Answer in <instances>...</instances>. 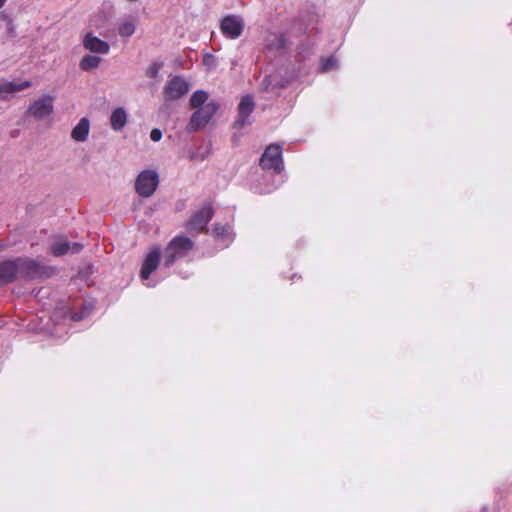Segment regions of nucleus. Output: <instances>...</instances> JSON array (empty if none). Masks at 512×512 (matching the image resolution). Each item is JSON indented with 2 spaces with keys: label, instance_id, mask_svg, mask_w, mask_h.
<instances>
[{
  "label": "nucleus",
  "instance_id": "f03ea898",
  "mask_svg": "<svg viewBox=\"0 0 512 512\" xmlns=\"http://www.w3.org/2000/svg\"><path fill=\"white\" fill-rule=\"evenodd\" d=\"M219 109V103L210 100L205 106L194 109L187 125L188 132H196L205 127Z\"/></svg>",
  "mask_w": 512,
  "mask_h": 512
},
{
  "label": "nucleus",
  "instance_id": "5701e85b",
  "mask_svg": "<svg viewBox=\"0 0 512 512\" xmlns=\"http://www.w3.org/2000/svg\"><path fill=\"white\" fill-rule=\"evenodd\" d=\"M338 68V60L334 56L323 59L321 62V70L323 72L331 71Z\"/></svg>",
  "mask_w": 512,
  "mask_h": 512
},
{
  "label": "nucleus",
  "instance_id": "412c9836",
  "mask_svg": "<svg viewBox=\"0 0 512 512\" xmlns=\"http://www.w3.org/2000/svg\"><path fill=\"white\" fill-rule=\"evenodd\" d=\"M101 59L94 55H85L80 61V68L83 71H89L99 66Z\"/></svg>",
  "mask_w": 512,
  "mask_h": 512
},
{
  "label": "nucleus",
  "instance_id": "2eb2a0df",
  "mask_svg": "<svg viewBox=\"0 0 512 512\" xmlns=\"http://www.w3.org/2000/svg\"><path fill=\"white\" fill-rule=\"evenodd\" d=\"M128 120L127 112L124 108L114 109L110 115V124L114 131H120L124 128Z\"/></svg>",
  "mask_w": 512,
  "mask_h": 512
},
{
  "label": "nucleus",
  "instance_id": "6ab92c4d",
  "mask_svg": "<svg viewBox=\"0 0 512 512\" xmlns=\"http://www.w3.org/2000/svg\"><path fill=\"white\" fill-rule=\"evenodd\" d=\"M208 99H209V94L206 91L197 90L192 94V96L189 100L190 108L196 109L199 107H203L206 105V103L209 102Z\"/></svg>",
  "mask_w": 512,
  "mask_h": 512
},
{
  "label": "nucleus",
  "instance_id": "39448f33",
  "mask_svg": "<svg viewBox=\"0 0 512 512\" xmlns=\"http://www.w3.org/2000/svg\"><path fill=\"white\" fill-rule=\"evenodd\" d=\"M159 183V177L154 170L142 171L135 182V189L142 197H150L156 190Z\"/></svg>",
  "mask_w": 512,
  "mask_h": 512
},
{
  "label": "nucleus",
  "instance_id": "f257e3e1",
  "mask_svg": "<svg viewBox=\"0 0 512 512\" xmlns=\"http://www.w3.org/2000/svg\"><path fill=\"white\" fill-rule=\"evenodd\" d=\"M260 165L266 171L262 177L266 184L259 187L258 191L268 194L277 189L283 182L279 175L283 169L281 146L276 144L268 146L260 159Z\"/></svg>",
  "mask_w": 512,
  "mask_h": 512
},
{
  "label": "nucleus",
  "instance_id": "bb28decb",
  "mask_svg": "<svg viewBox=\"0 0 512 512\" xmlns=\"http://www.w3.org/2000/svg\"><path fill=\"white\" fill-rule=\"evenodd\" d=\"M7 0H0V8L4 6Z\"/></svg>",
  "mask_w": 512,
  "mask_h": 512
},
{
  "label": "nucleus",
  "instance_id": "ddd939ff",
  "mask_svg": "<svg viewBox=\"0 0 512 512\" xmlns=\"http://www.w3.org/2000/svg\"><path fill=\"white\" fill-rule=\"evenodd\" d=\"M83 46L85 49L100 54H108L109 44L100 38L94 36L92 33H87L83 38Z\"/></svg>",
  "mask_w": 512,
  "mask_h": 512
},
{
  "label": "nucleus",
  "instance_id": "9b49d317",
  "mask_svg": "<svg viewBox=\"0 0 512 512\" xmlns=\"http://www.w3.org/2000/svg\"><path fill=\"white\" fill-rule=\"evenodd\" d=\"M255 102L251 95H245L241 98L238 104V116L234 122V128L242 129L246 125H250L251 121L249 119L251 113L254 111Z\"/></svg>",
  "mask_w": 512,
  "mask_h": 512
},
{
  "label": "nucleus",
  "instance_id": "4468645a",
  "mask_svg": "<svg viewBox=\"0 0 512 512\" xmlns=\"http://www.w3.org/2000/svg\"><path fill=\"white\" fill-rule=\"evenodd\" d=\"M18 275V266L15 260H6L0 263V283L7 284L14 281Z\"/></svg>",
  "mask_w": 512,
  "mask_h": 512
},
{
  "label": "nucleus",
  "instance_id": "393cba45",
  "mask_svg": "<svg viewBox=\"0 0 512 512\" xmlns=\"http://www.w3.org/2000/svg\"><path fill=\"white\" fill-rule=\"evenodd\" d=\"M203 63L208 67H215V57L212 54H206L204 55Z\"/></svg>",
  "mask_w": 512,
  "mask_h": 512
},
{
  "label": "nucleus",
  "instance_id": "7ed1b4c3",
  "mask_svg": "<svg viewBox=\"0 0 512 512\" xmlns=\"http://www.w3.org/2000/svg\"><path fill=\"white\" fill-rule=\"evenodd\" d=\"M193 242L188 237L177 236L166 247L164 252V265L170 267L173 263L186 256L192 249Z\"/></svg>",
  "mask_w": 512,
  "mask_h": 512
},
{
  "label": "nucleus",
  "instance_id": "0eeeda50",
  "mask_svg": "<svg viewBox=\"0 0 512 512\" xmlns=\"http://www.w3.org/2000/svg\"><path fill=\"white\" fill-rule=\"evenodd\" d=\"M190 84L182 77L175 76L169 79L163 89V96L166 101H174L188 93Z\"/></svg>",
  "mask_w": 512,
  "mask_h": 512
},
{
  "label": "nucleus",
  "instance_id": "1a4fd4ad",
  "mask_svg": "<svg viewBox=\"0 0 512 512\" xmlns=\"http://www.w3.org/2000/svg\"><path fill=\"white\" fill-rule=\"evenodd\" d=\"M54 111V97L50 95H42L39 99L33 101L29 108L28 114L37 120H42L50 116Z\"/></svg>",
  "mask_w": 512,
  "mask_h": 512
},
{
  "label": "nucleus",
  "instance_id": "a878e982",
  "mask_svg": "<svg viewBox=\"0 0 512 512\" xmlns=\"http://www.w3.org/2000/svg\"><path fill=\"white\" fill-rule=\"evenodd\" d=\"M160 70V65L155 63L148 69V75L150 77H156L158 75V72Z\"/></svg>",
  "mask_w": 512,
  "mask_h": 512
},
{
  "label": "nucleus",
  "instance_id": "423d86ee",
  "mask_svg": "<svg viewBox=\"0 0 512 512\" xmlns=\"http://www.w3.org/2000/svg\"><path fill=\"white\" fill-rule=\"evenodd\" d=\"M160 255H161L160 248L154 247L148 252V254L146 255V257L143 261L141 271H140V277L147 287H154L156 285V282L150 281L149 278H150L151 273L154 272L157 269V267L159 266Z\"/></svg>",
  "mask_w": 512,
  "mask_h": 512
},
{
  "label": "nucleus",
  "instance_id": "f3484780",
  "mask_svg": "<svg viewBox=\"0 0 512 512\" xmlns=\"http://www.w3.org/2000/svg\"><path fill=\"white\" fill-rule=\"evenodd\" d=\"M136 27L137 19L129 16L118 22V33L121 37L129 38L135 33Z\"/></svg>",
  "mask_w": 512,
  "mask_h": 512
},
{
  "label": "nucleus",
  "instance_id": "aec40b11",
  "mask_svg": "<svg viewBox=\"0 0 512 512\" xmlns=\"http://www.w3.org/2000/svg\"><path fill=\"white\" fill-rule=\"evenodd\" d=\"M284 83L278 79L276 74L267 75L261 81V89L264 91H272L277 87H283Z\"/></svg>",
  "mask_w": 512,
  "mask_h": 512
},
{
  "label": "nucleus",
  "instance_id": "a211bd4d",
  "mask_svg": "<svg viewBox=\"0 0 512 512\" xmlns=\"http://www.w3.org/2000/svg\"><path fill=\"white\" fill-rule=\"evenodd\" d=\"M214 235L217 239H221L223 241L222 247H227L233 240V232L229 224H216L214 227Z\"/></svg>",
  "mask_w": 512,
  "mask_h": 512
},
{
  "label": "nucleus",
  "instance_id": "4be33fe9",
  "mask_svg": "<svg viewBox=\"0 0 512 512\" xmlns=\"http://www.w3.org/2000/svg\"><path fill=\"white\" fill-rule=\"evenodd\" d=\"M30 85L31 83L29 81L7 82L2 85V90L5 92H17L30 87Z\"/></svg>",
  "mask_w": 512,
  "mask_h": 512
},
{
  "label": "nucleus",
  "instance_id": "9d476101",
  "mask_svg": "<svg viewBox=\"0 0 512 512\" xmlns=\"http://www.w3.org/2000/svg\"><path fill=\"white\" fill-rule=\"evenodd\" d=\"M50 252L54 256H63L67 254H78L82 251L83 245L79 242H70L64 236H56L50 244Z\"/></svg>",
  "mask_w": 512,
  "mask_h": 512
},
{
  "label": "nucleus",
  "instance_id": "20e7f679",
  "mask_svg": "<svg viewBox=\"0 0 512 512\" xmlns=\"http://www.w3.org/2000/svg\"><path fill=\"white\" fill-rule=\"evenodd\" d=\"M219 28L224 37L235 40L243 33L245 20L240 15L228 14L221 19Z\"/></svg>",
  "mask_w": 512,
  "mask_h": 512
},
{
  "label": "nucleus",
  "instance_id": "dca6fc26",
  "mask_svg": "<svg viewBox=\"0 0 512 512\" xmlns=\"http://www.w3.org/2000/svg\"><path fill=\"white\" fill-rule=\"evenodd\" d=\"M90 131V123L87 118H82L78 124L73 128L71 137L77 142H84L87 140Z\"/></svg>",
  "mask_w": 512,
  "mask_h": 512
},
{
  "label": "nucleus",
  "instance_id": "b1692460",
  "mask_svg": "<svg viewBox=\"0 0 512 512\" xmlns=\"http://www.w3.org/2000/svg\"><path fill=\"white\" fill-rule=\"evenodd\" d=\"M150 138L154 142L160 141L162 138V131L158 128L152 129V131L150 132Z\"/></svg>",
  "mask_w": 512,
  "mask_h": 512
},
{
  "label": "nucleus",
  "instance_id": "6e6552de",
  "mask_svg": "<svg viewBox=\"0 0 512 512\" xmlns=\"http://www.w3.org/2000/svg\"><path fill=\"white\" fill-rule=\"evenodd\" d=\"M213 216V209L210 205H205L195 212L186 224L189 233L199 234L205 228Z\"/></svg>",
  "mask_w": 512,
  "mask_h": 512
},
{
  "label": "nucleus",
  "instance_id": "f8f14e48",
  "mask_svg": "<svg viewBox=\"0 0 512 512\" xmlns=\"http://www.w3.org/2000/svg\"><path fill=\"white\" fill-rule=\"evenodd\" d=\"M18 266L19 277L34 279L41 277L43 274V267L34 260L29 258L16 259Z\"/></svg>",
  "mask_w": 512,
  "mask_h": 512
}]
</instances>
